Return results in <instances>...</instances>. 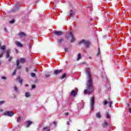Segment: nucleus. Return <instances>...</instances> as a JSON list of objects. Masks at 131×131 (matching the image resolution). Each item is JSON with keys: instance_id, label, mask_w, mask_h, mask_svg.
<instances>
[{"instance_id": "f257e3e1", "label": "nucleus", "mask_w": 131, "mask_h": 131, "mask_svg": "<svg viewBox=\"0 0 131 131\" xmlns=\"http://www.w3.org/2000/svg\"><path fill=\"white\" fill-rule=\"evenodd\" d=\"M85 72L88 76V81L86 82L87 89L84 90V94H88L90 95L93 93V91H95L94 85H93V80H92V74H91V69L90 68H86Z\"/></svg>"}, {"instance_id": "f03ea898", "label": "nucleus", "mask_w": 131, "mask_h": 131, "mask_svg": "<svg viewBox=\"0 0 131 131\" xmlns=\"http://www.w3.org/2000/svg\"><path fill=\"white\" fill-rule=\"evenodd\" d=\"M79 43L80 45L83 43V45H84V46H85L86 48H89V47H90V45H91V42H90V41L85 40H81L80 42H79Z\"/></svg>"}, {"instance_id": "7ed1b4c3", "label": "nucleus", "mask_w": 131, "mask_h": 131, "mask_svg": "<svg viewBox=\"0 0 131 131\" xmlns=\"http://www.w3.org/2000/svg\"><path fill=\"white\" fill-rule=\"evenodd\" d=\"M94 105H95V97H93L90 100L91 110H93L94 109Z\"/></svg>"}, {"instance_id": "20e7f679", "label": "nucleus", "mask_w": 131, "mask_h": 131, "mask_svg": "<svg viewBox=\"0 0 131 131\" xmlns=\"http://www.w3.org/2000/svg\"><path fill=\"white\" fill-rule=\"evenodd\" d=\"M4 115H5V116H8L9 117H12L14 116V112H13L12 111L5 112L4 113Z\"/></svg>"}, {"instance_id": "39448f33", "label": "nucleus", "mask_w": 131, "mask_h": 131, "mask_svg": "<svg viewBox=\"0 0 131 131\" xmlns=\"http://www.w3.org/2000/svg\"><path fill=\"white\" fill-rule=\"evenodd\" d=\"M10 54H11V51H10V50H8L6 51V58H9L8 61H11V60L13 59V57L12 56H10Z\"/></svg>"}, {"instance_id": "423d86ee", "label": "nucleus", "mask_w": 131, "mask_h": 131, "mask_svg": "<svg viewBox=\"0 0 131 131\" xmlns=\"http://www.w3.org/2000/svg\"><path fill=\"white\" fill-rule=\"evenodd\" d=\"M78 92V89H77V88H75L74 90H73L71 92V96H73V97H75Z\"/></svg>"}, {"instance_id": "0eeeda50", "label": "nucleus", "mask_w": 131, "mask_h": 131, "mask_svg": "<svg viewBox=\"0 0 131 131\" xmlns=\"http://www.w3.org/2000/svg\"><path fill=\"white\" fill-rule=\"evenodd\" d=\"M69 35L71 37V42H74V41H75V38H74V36H73V34H72V32L69 33Z\"/></svg>"}, {"instance_id": "6e6552de", "label": "nucleus", "mask_w": 131, "mask_h": 131, "mask_svg": "<svg viewBox=\"0 0 131 131\" xmlns=\"http://www.w3.org/2000/svg\"><path fill=\"white\" fill-rule=\"evenodd\" d=\"M107 104H109L110 108L112 106V101L111 100H109L108 101H104V105H107Z\"/></svg>"}, {"instance_id": "1a4fd4ad", "label": "nucleus", "mask_w": 131, "mask_h": 131, "mask_svg": "<svg viewBox=\"0 0 131 131\" xmlns=\"http://www.w3.org/2000/svg\"><path fill=\"white\" fill-rule=\"evenodd\" d=\"M18 35H19L20 38H22V37H25V36H26V34L24 32H20L18 34Z\"/></svg>"}, {"instance_id": "9d476101", "label": "nucleus", "mask_w": 131, "mask_h": 131, "mask_svg": "<svg viewBox=\"0 0 131 131\" xmlns=\"http://www.w3.org/2000/svg\"><path fill=\"white\" fill-rule=\"evenodd\" d=\"M54 34H55V35H62V34H63V32L62 31H55L54 32Z\"/></svg>"}, {"instance_id": "9b49d317", "label": "nucleus", "mask_w": 131, "mask_h": 131, "mask_svg": "<svg viewBox=\"0 0 131 131\" xmlns=\"http://www.w3.org/2000/svg\"><path fill=\"white\" fill-rule=\"evenodd\" d=\"M15 45H16L19 48H22V47H23V45L18 41H15Z\"/></svg>"}, {"instance_id": "f8f14e48", "label": "nucleus", "mask_w": 131, "mask_h": 131, "mask_svg": "<svg viewBox=\"0 0 131 131\" xmlns=\"http://www.w3.org/2000/svg\"><path fill=\"white\" fill-rule=\"evenodd\" d=\"M20 61L19 60H17L16 61V65L17 66V69H21V66L19 65Z\"/></svg>"}, {"instance_id": "ddd939ff", "label": "nucleus", "mask_w": 131, "mask_h": 131, "mask_svg": "<svg viewBox=\"0 0 131 131\" xmlns=\"http://www.w3.org/2000/svg\"><path fill=\"white\" fill-rule=\"evenodd\" d=\"M26 123L27 124L26 127H29V125L32 123V122L31 121H27Z\"/></svg>"}, {"instance_id": "4468645a", "label": "nucleus", "mask_w": 131, "mask_h": 131, "mask_svg": "<svg viewBox=\"0 0 131 131\" xmlns=\"http://www.w3.org/2000/svg\"><path fill=\"white\" fill-rule=\"evenodd\" d=\"M16 79H17V80H18L19 81H18V82L19 83H20V84H22V82H23V80H22V79H20V77H17V78H16Z\"/></svg>"}, {"instance_id": "2eb2a0df", "label": "nucleus", "mask_w": 131, "mask_h": 131, "mask_svg": "<svg viewBox=\"0 0 131 131\" xmlns=\"http://www.w3.org/2000/svg\"><path fill=\"white\" fill-rule=\"evenodd\" d=\"M62 71V70H56L54 72V74H59V73H61V72Z\"/></svg>"}, {"instance_id": "dca6fc26", "label": "nucleus", "mask_w": 131, "mask_h": 131, "mask_svg": "<svg viewBox=\"0 0 131 131\" xmlns=\"http://www.w3.org/2000/svg\"><path fill=\"white\" fill-rule=\"evenodd\" d=\"M42 131H50V127H45L44 128H43V129Z\"/></svg>"}, {"instance_id": "f3484780", "label": "nucleus", "mask_w": 131, "mask_h": 131, "mask_svg": "<svg viewBox=\"0 0 131 131\" xmlns=\"http://www.w3.org/2000/svg\"><path fill=\"white\" fill-rule=\"evenodd\" d=\"M81 59V54L80 53H79L78 54L77 57V61L80 60Z\"/></svg>"}, {"instance_id": "a211bd4d", "label": "nucleus", "mask_w": 131, "mask_h": 131, "mask_svg": "<svg viewBox=\"0 0 131 131\" xmlns=\"http://www.w3.org/2000/svg\"><path fill=\"white\" fill-rule=\"evenodd\" d=\"M103 127H107L108 126V123L106 122H104L102 124Z\"/></svg>"}, {"instance_id": "6ab92c4d", "label": "nucleus", "mask_w": 131, "mask_h": 131, "mask_svg": "<svg viewBox=\"0 0 131 131\" xmlns=\"http://www.w3.org/2000/svg\"><path fill=\"white\" fill-rule=\"evenodd\" d=\"M96 117H97V118H101V114L100 113H97L96 114Z\"/></svg>"}, {"instance_id": "aec40b11", "label": "nucleus", "mask_w": 131, "mask_h": 131, "mask_svg": "<svg viewBox=\"0 0 131 131\" xmlns=\"http://www.w3.org/2000/svg\"><path fill=\"white\" fill-rule=\"evenodd\" d=\"M20 63H25V59H24V58H20Z\"/></svg>"}, {"instance_id": "412c9836", "label": "nucleus", "mask_w": 131, "mask_h": 131, "mask_svg": "<svg viewBox=\"0 0 131 131\" xmlns=\"http://www.w3.org/2000/svg\"><path fill=\"white\" fill-rule=\"evenodd\" d=\"M1 49L3 51H5L6 50V46H3L1 47Z\"/></svg>"}, {"instance_id": "4be33fe9", "label": "nucleus", "mask_w": 131, "mask_h": 131, "mask_svg": "<svg viewBox=\"0 0 131 131\" xmlns=\"http://www.w3.org/2000/svg\"><path fill=\"white\" fill-rule=\"evenodd\" d=\"M17 122H21V116L17 118Z\"/></svg>"}, {"instance_id": "5701e85b", "label": "nucleus", "mask_w": 131, "mask_h": 131, "mask_svg": "<svg viewBox=\"0 0 131 131\" xmlns=\"http://www.w3.org/2000/svg\"><path fill=\"white\" fill-rule=\"evenodd\" d=\"M25 96L27 98H28L29 97H30V94H29V93L27 92L25 94Z\"/></svg>"}, {"instance_id": "b1692460", "label": "nucleus", "mask_w": 131, "mask_h": 131, "mask_svg": "<svg viewBox=\"0 0 131 131\" xmlns=\"http://www.w3.org/2000/svg\"><path fill=\"white\" fill-rule=\"evenodd\" d=\"M66 76V74H63L62 75V76L60 77V79H63V78H65Z\"/></svg>"}, {"instance_id": "393cba45", "label": "nucleus", "mask_w": 131, "mask_h": 131, "mask_svg": "<svg viewBox=\"0 0 131 131\" xmlns=\"http://www.w3.org/2000/svg\"><path fill=\"white\" fill-rule=\"evenodd\" d=\"M14 89L15 93H18V88H17V86H14Z\"/></svg>"}, {"instance_id": "a878e982", "label": "nucleus", "mask_w": 131, "mask_h": 131, "mask_svg": "<svg viewBox=\"0 0 131 131\" xmlns=\"http://www.w3.org/2000/svg\"><path fill=\"white\" fill-rule=\"evenodd\" d=\"M3 56H4V53H2L0 54V58H2ZM2 64V61L0 60V65Z\"/></svg>"}, {"instance_id": "bb28decb", "label": "nucleus", "mask_w": 131, "mask_h": 131, "mask_svg": "<svg viewBox=\"0 0 131 131\" xmlns=\"http://www.w3.org/2000/svg\"><path fill=\"white\" fill-rule=\"evenodd\" d=\"M31 76H32V77H35V73H31Z\"/></svg>"}, {"instance_id": "cd10ccee", "label": "nucleus", "mask_w": 131, "mask_h": 131, "mask_svg": "<svg viewBox=\"0 0 131 131\" xmlns=\"http://www.w3.org/2000/svg\"><path fill=\"white\" fill-rule=\"evenodd\" d=\"M9 23H10V24H14V23H15V20H11V21L9 22Z\"/></svg>"}, {"instance_id": "c85d7f7f", "label": "nucleus", "mask_w": 131, "mask_h": 131, "mask_svg": "<svg viewBox=\"0 0 131 131\" xmlns=\"http://www.w3.org/2000/svg\"><path fill=\"white\" fill-rule=\"evenodd\" d=\"M106 118H109L110 117V115H109V113H107L106 114Z\"/></svg>"}, {"instance_id": "c756f323", "label": "nucleus", "mask_w": 131, "mask_h": 131, "mask_svg": "<svg viewBox=\"0 0 131 131\" xmlns=\"http://www.w3.org/2000/svg\"><path fill=\"white\" fill-rule=\"evenodd\" d=\"M100 48H98V53L97 54V57H99V55H100Z\"/></svg>"}, {"instance_id": "7c9ffc66", "label": "nucleus", "mask_w": 131, "mask_h": 131, "mask_svg": "<svg viewBox=\"0 0 131 131\" xmlns=\"http://www.w3.org/2000/svg\"><path fill=\"white\" fill-rule=\"evenodd\" d=\"M45 76H46V77H50V74H46L45 75Z\"/></svg>"}, {"instance_id": "2f4dec72", "label": "nucleus", "mask_w": 131, "mask_h": 131, "mask_svg": "<svg viewBox=\"0 0 131 131\" xmlns=\"http://www.w3.org/2000/svg\"><path fill=\"white\" fill-rule=\"evenodd\" d=\"M17 72V70H15L14 71V72H13L12 73V75H15V74H16V72Z\"/></svg>"}, {"instance_id": "473e14b6", "label": "nucleus", "mask_w": 131, "mask_h": 131, "mask_svg": "<svg viewBox=\"0 0 131 131\" xmlns=\"http://www.w3.org/2000/svg\"><path fill=\"white\" fill-rule=\"evenodd\" d=\"M5 103V101H0V105H3Z\"/></svg>"}, {"instance_id": "72a5a7b5", "label": "nucleus", "mask_w": 131, "mask_h": 131, "mask_svg": "<svg viewBox=\"0 0 131 131\" xmlns=\"http://www.w3.org/2000/svg\"><path fill=\"white\" fill-rule=\"evenodd\" d=\"M62 41H63V39H59V40H58V42L59 43H60V42H62Z\"/></svg>"}, {"instance_id": "f704fd0d", "label": "nucleus", "mask_w": 131, "mask_h": 131, "mask_svg": "<svg viewBox=\"0 0 131 131\" xmlns=\"http://www.w3.org/2000/svg\"><path fill=\"white\" fill-rule=\"evenodd\" d=\"M35 85L33 84V85H32V89H35Z\"/></svg>"}, {"instance_id": "c9c22d12", "label": "nucleus", "mask_w": 131, "mask_h": 131, "mask_svg": "<svg viewBox=\"0 0 131 131\" xmlns=\"http://www.w3.org/2000/svg\"><path fill=\"white\" fill-rule=\"evenodd\" d=\"M69 49L68 48H65V52H69Z\"/></svg>"}, {"instance_id": "e433bc0d", "label": "nucleus", "mask_w": 131, "mask_h": 131, "mask_svg": "<svg viewBox=\"0 0 131 131\" xmlns=\"http://www.w3.org/2000/svg\"><path fill=\"white\" fill-rule=\"evenodd\" d=\"M65 115H66V116H68V115H69V113H65Z\"/></svg>"}, {"instance_id": "4c0bfd02", "label": "nucleus", "mask_w": 131, "mask_h": 131, "mask_svg": "<svg viewBox=\"0 0 131 131\" xmlns=\"http://www.w3.org/2000/svg\"><path fill=\"white\" fill-rule=\"evenodd\" d=\"M30 49H31V44L30 43H29Z\"/></svg>"}, {"instance_id": "58836bf2", "label": "nucleus", "mask_w": 131, "mask_h": 131, "mask_svg": "<svg viewBox=\"0 0 131 131\" xmlns=\"http://www.w3.org/2000/svg\"><path fill=\"white\" fill-rule=\"evenodd\" d=\"M2 79H6V77H2Z\"/></svg>"}, {"instance_id": "ea45409f", "label": "nucleus", "mask_w": 131, "mask_h": 131, "mask_svg": "<svg viewBox=\"0 0 131 131\" xmlns=\"http://www.w3.org/2000/svg\"><path fill=\"white\" fill-rule=\"evenodd\" d=\"M53 124H54V125H56V124H57V123L56 122H53Z\"/></svg>"}, {"instance_id": "a19ab883", "label": "nucleus", "mask_w": 131, "mask_h": 131, "mask_svg": "<svg viewBox=\"0 0 131 131\" xmlns=\"http://www.w3.org/2000/svg\"><path fill=\"white\" fill-rule=\"evenodd\" d=\"M67 124L68 125H69V124H70L69 121H67Z\"/></svg>"}, {"instance_id": "79ce46f5", "label": "nucleus", "mask_w": 131, "mask_h": 131, "mask_svg": "<svg viewBox=\"0 0 131 131\" xmlns=\"http://www.w3.org/2000/svg\"><path fill=\"white\" fill-rule=\"evenodd\" d=\"M26 71L27 72H28V69L27 68H26Z\"/></svg>"}, {"instance_id": "37998d69", "label": "nucleus", "mask_w": 131, "mask_h": 131, "mask_svg": "<svg viewBox=\"0 0 131 131\" xmlns=\"http://www.w3.org/2000/svg\"><path fill=\"white\" fill-rule=\"evenodd\" d=\"M4 29H5V31H6V32L8 31V30H7V28H5Z\"/></svg>"}, {"instance_id": "c03bdc74", "label": "nucleus", "mask_w": 131, "mask_h": 131, "mask_svg": "<svg viewBox=\"0 0 131 131\" xmlns=\"http://www.w3.org/2000/svg\"><path fill=\"white\" fill-rule=\"evenodd\" d=\"M15 51H16V54H18V50L15 49Z\"/></svg>"}, {"instance_id": "a18cd8bd", "label": "nucleus", "mask_w": 131, "mask_h": 131, "mask_svg": "<svg viewBox=\"0 0 131 131\" xmlns=\"http://www.w3.org/2000/svg\"><path fill=\"white\" fill-rule=\"evenodd\" d=\"M25 86H26V87L28 86V84H26V85H25Z\"/></svg>"}, {"instance_id": "49530a36", "label": "nucleus", "mask_w": 131, "mask_h": 131, "mask_svg": "<svg viewBox=\"0 0 131 131\" xmlns=\"http://www.w3.org/2000/svg\"><path fill=\"white\" fill-rule=\"evenodd\" d=\"M129 113H131V111L129 110Z\"/></svg>"}, {"instance_id": "de8ad7c7", "label": "nucleus", "mask_w": 131, "mask_h": 131, "mask_svg": "<svg viewBox=\"0 0 131 131\" xmlns=\"http://www.w3.org/2000/svg\"><path fill=\"white\" fill-rule=\"evenodd\" d=\"M0 47H1V42H0Z\"/></svg>"}, {"instance_id": "09e8293b", "label": "nucleus", "mask_w": 131, "mask_h": 131, "mask_svg": "<svg viewBox=\"0 0 131 131\" xmlns=\"http://www.w3.org/2000/svg\"><path fill=\"white\" fill-rule=\"evenodd\" d=\"M1 111H3V110H1Z\"/></svg>"}]
</instances>
